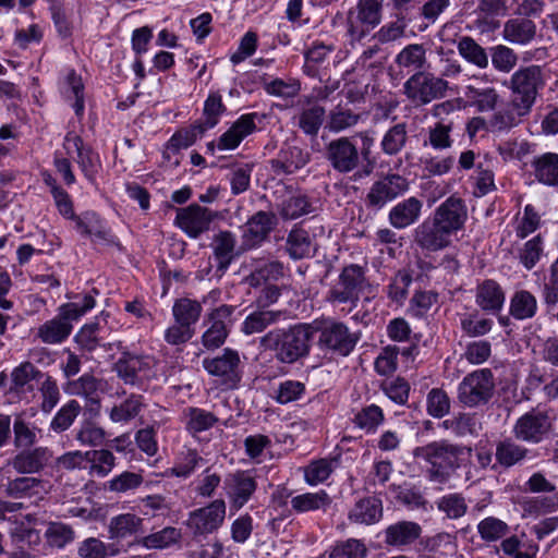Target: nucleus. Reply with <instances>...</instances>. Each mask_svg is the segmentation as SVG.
Returning a JSON list of instances; mask_svg holds the SVG:
<instances>
[{
  "label": "nucleus",
  "mask_w": 558,
  "mask_h": 558,
  "mask_svg": "<svg viewBox=\"0 0 558 558\" xmlns=\"http://www.w3.org/2000/svg\"><path fill=\"white\" fill-rule=\"evenodd\" d=\"M384 506L378 496H366L360 498L348 513V520L351 523L362 525H373L383 519Z\"/></svg>",
  "instance_id": "nucleus-31"
},
{
  "label": "nucleus",
  "mask_w": 558,
  "mask_h": 558,
  "mask_svg": "<svg viewBox=\"0 0 558 558\" xmlns=\"http://www.w3.org/2000/svg\"><path fill=\"white\" fill-rule=\"evenodd\" d=\"M202 303L189 298L177 299L172 305V316L175 323H181L192 329L201 318Z\"/></svg>",
  "instance_id": "nucleus-48"
},
{
  "label": "nucleus",
  "mask_w": 558,
  "mask_h": 558,
  "mask_svg": "<svg viewBox=\"0 0 558 558\" xmlns=\"http://www.w3.org/2000/svg\"><path fill=\"white\" fill-rule=\"evenodd\" d=\"M73 331V323L58 307L57 315L41 324L36 331V338L45 344H61Z\"/></svg>",
  "instance_id": "nucleus-30"
},
{
  "label": "nucleus",
  "mask_w": 558,
  "mask_h": 558,
  "mask_svg": "<svg viewBox=\"0 0 558 558\" xmlns=\"http://www.w3.org/2000/svg\"><path fill=\"white\" fill-rule=\"evenodd\" d=\"M426 61V49L422 44L407 45L395 58L399 68L415 72L422 71Z\"/></svg>",
  "instance_id": "nucleus-58"
},
{
  "label": "nucleus",
  "mask_w": 558,
  "mask_h": 558,
  "mask_svg": "<svg viewBox=\"0 0 558 558\" xmlns=\"http://www.w3.org/2000/svg\"><path fill=\"white\" fill-rule=\"evenodd\" d=\"M283 276V264L272 260L257 265L245 280L250 287L257 288L268 281H277Z\"/></svg>",
  "instance_id": "nucleus-60"
},
{
  "label": "nucleus",
  "mask_w": 558,
  "mask_h": 558,
  "mask_svg": "<svg viewBox=\"0 0 558 558\" xmlns=\"http://www.w3.org/2000/svg\"><path fill=\"white\" fill-rule=\"evenodd\" d=\"M477 533L485 543H495L510 533V526L501 519L490 515L477 523Z\"/></svg>",
  "instance_id": "nucleus-64"
},
{
  "label": "nucleus",
  "mask_w": 558,
  "mask_h": 558,
  "mask_svg": "<svg viewBox=\"0 0 558 558\" xmlns=\"http://www.w3.org/2000/svg\"><path fill=\"white\" fill-rule=\"evenodd\" d=\"M545 85L544 69L536 64L519 68L506 83L511 93L510 100L515 104L518 109H525L530 113Z\"/></svg>",
  "instance_id": "nucleus-5"
},
{
  "label": "nucleus",
  "mask_w": 558,
  "mask_h": 558,
  "mask_svg": "<svg viewBox=\"0 0 558 558\" xmlns=\"http://www.w3.org/2000/svg\"><path fill=\"white\" fill-rule=\"evenodd\" d=\"M326 110L320 105L302 109L298 116L296 125L307 136L316 137L325 121Z\"/></svg>",
  "instance_id": "nucleus-55"
},
{
  "label": "nucleus",
  "mask_w": 558,
  "mask_h": 558,
  "mask_svg": "<svg viewBox=\"0 0 558 558\" xmlns=\"http://www.w3.org/2000/svg\"><path fill=\"white\" fill-rule=\"evenodd\" d=\"M396 500L408 509H425L427 500L418 485L404 482L401 485H392Z\"/></svg>",
  "instance_id": "nucleus-57"
},
{
  "label": "nucleus",
  "mask_w": 558,
  "mask_h": 558,
  "mask_svg": "<svg viewBox=\"0 0 558 558\" xmlns=\"http://www.w3.org/2000/svg\"><path fill=\"white\" fill-rule=\"evenodd\" d=\"M537 300L527 290H519L510 299L509 314L518 320L533 318L537 313Z\"/></svg>",
  "instance_id": "nucleus-50"
},
{
  "label": "nucleus",
  "mask_w": 558,
  "mask_h": 558,
  "mask_svg": "<svg viewBox=\"0 0 558 558\" xmlns=\"http://www.w3.org/2000/svg\"><path fill=\"white\" fill-rule=\"evenodd\" d=\"M204 462L196 449H186L175 456L173 465L165 471V475L189 478Z\"/></svg>",
  "instance_id": "nucleus-41"
},
{
  "label": "nucleus",
  "mask_w": 558,
  "mask_h": 558,
  "mask_svg": "<svg viewBox=\"0 0 558 558\" xmlns=\"http://www.w3.org/2000/svg\"><path fill=\"white\" fill-rule=\"evenodd\" d=\"M87 458V470L90 476L104 478L116 468L117 458L109 449H94L85 451Z\"/></svg>",
  "instance_id": "nucleus-46"
},
{
  "label": "nucleus",
  "mask_w": 558,
  "mask_h": 558,
  "mask_svg": "<svg viewBox=\"0 0 558 558\" xmlns=\"http://www.w3.org/2000/svg\"><path fill=\"white\" fill-rule=\"evenodd\" d=\"M536 24L527 17H513L504 24L502 38L514 45H529L536 36Z\"/></svg>",
  "instance_id": "nucleus-35"
},
{
  "label": "nucleus",
  "mask_w": 558,
  "mask_h": 558,
  "mask_svg": "<svg viewBox=\"0 0 558 558\" xmlns=\"http://www.w3.org/2000/svg\"><path fill=\"white\" fill-rule=\"evenodd\" d=\"M459 54L470 64L484 70L489 64V56L473 37L462 36L457 43Z\"/></svg>",
  "instance_id": "nucleus-47"
},
{
  "label": "nucleus",
  "mask_w": 558,
  "mask_h": 558,
  "mask_svg": "<svg viewBox=\"0 0 558 558\" xmlns=\"http://www.w3.org/2000/svg\"><path fill=\"white\" fill-rule=\"evenodd\" d=\"M495 377L490 368H477L466 374L457 387V399L465 408L487 404L495 392Z\"/></svg>",
  "instance_id": "nucleus-7"
},
{
  "label": "nucleus",
  "mask_w": 558,
  "mask_h": 558,
  "mask_svg": "<svg viewBox=\"0 0 558 558\" xmlns=\"http://www.w3.org/2000/svg\"><path fill=\"white\" fill-rule=\"evenodd\" d=\"M283 316L281 311H264L256 308L241 324V332L245 336L260 333L269 326L277 324Z\"/></svg>",
  "instance_id": "nucleus-43"
},
{
  "label": "nucleus",
  "mask_w": 558,
  "mask_h": 558,
  "mask_svg": "<svg viewBox=\"0 0 558 558\" xmlns=\"http://www.w3.org/2000/svg\"><path fill=\"white\" fill-rule=\"evenodd\" d=\"M277 223V216L272 211L258 210L253 214L241 228L242 248L250 251L262 246L268 241Z\"/></svg>",
  "instance_id": "nucleus-17"
},
{
  "label": "nucleus",
  "mask_w": 558,
  "mask_h": 558,
  "mask_svg": "<svg viewBox=\"0 0 558 558\" xmlns=\"http://www.w3.org/2000/svg\"><path fill=\"white\" fill-rule=\"evenodd\" d=\"M472 194L483 197L496 190L494 171L483 162H477L473 173L469 177Z\"/></svg>",
  "instance_id": "nucleus-61"
},
{
  "label": "nucleus",
  "mask_w": 558,
  "mask_h": 558,
  "mask_svg": "<svg viewBox=\"0 0 558 558\" xmlns=\"http://www.w3.org/2000/svg\"><path fill=\"white\" fill-rule=\"evenodd\" d=\"M512 434L515 440L530 445L550 440L555 436L554 418L547 411L532 409L515 421Z\"/></svg>",
  "instance_id": "nucleus-9"
},
{
  "label": "nucleus",
  "mask_w": 558,
  "mask_h": 558,
  "mask_svg": "<svg viewBox=\"0 0 558 558\" xmlns=\"http://www.w3.org/2000/svg\"><path fill=\"white\" fill-rule=\"evenodd\" d=\"M311 160L307 150L295 145H283L277 156L269 160L270 169L277 177L289 175L305 167Z\"/></svg>",
  "instance_id": "nucleus-24"
},
{
  "label": "nucleus",
  "mask_w": 558,
  "mask_h": 558,
  "mask_svg": "<svg viewBox=\"0 0 558 558\" xmlns=\"http://www.w3.org/2000/svg\"><path fill=\"white\" fill-rule=\"evenodd\" d=\"M185 430L195 436L213 428L219 418L210 411L198 407H187L183 411Z\"/></svg>",
  "instance_id": "nucleus-42"
},
{
  "label": "nucleus",
  "mask_w": 558,
  "mask_h": 558,
  "mask_svg": "<svg viewBox=\"0 0 558 558\" xmlns=\"http://www.w3.org/2000/svg\"><path fill=\"white\" fill-rule=\"evenodd\" d=\"M48 10L58 37L65 41L71 40L74 25L63 3L60 0H49Z\"/></svg>",
  "instance_id": "nucleus-62"
},
{
  "label": "nucleus",
  "mask_w": 558,
  "mask_h": 558,
  "mask_svg": "<svg viewBox=\"0 0 558 558\" xmlns=\"http://www.w3.org/2000/svg\"><path fill=\"white\" fill-rule=\"evenodd\" d=\"M202 365L210 376L217 377L219 384L226 389L239 388L243 377V367L236 350L225 348L221 354L205 357Z\"/></svg>",
  "instance_id": "nucleus-11"
},
{
  "label": "nucleus",
  "mask_w": 558,
  "mask_h": 558,
  "mask_svg": "<svg viewBox=\"0 0 558 558\" xmlns=\"http://www.w3.org/2000/svg\"><path fill=\"white\" fill-rule=\"evenodd\" d=\"M471 452L470 447L447 439L433 440L412 450L426 480L440 485L448 483L465 465Z\"/></svg>",
  "instance_id": "nucleus-1"
},
{
  "label": "nucleus",
  "mask_w": 558,
  "mask_h": 558,
  "mask_svg": "<svg viewBox=\"0 0 558 558\" xmlns=\"http://www.w3.org/2000/svg\"><path fill=\"white\" fill-rule=\"evenodd\" d=\"M227 506L218 498L208 505L189 513L186 526L195 536L208 535L216 532L225 522Z\"/></svg>",
  "instance_id": "nucleus-15"
},
{
  "label": "nucleus",
  "mask_w": 558,
  "mask_h": 558,
  "mask_svg": "<svg viewBox=\"0 0 558 558\" xmlns=\"http://www.w3.org/2000/svg\"><path fill=\"white\" fill-rule=\"evenodd\" d=\"M414 242L422 251L435 253L450 246L452 236L428 216L414 230Z\"/></svg>",
  "instance_id": "nucleus-22"
},
{
  "label": "nucleus",
  "mask_w": 558,
  "mask_h": 558,
  "mask_svg": "<svg viewBox=\"0 0 558 558\" xmlns=\"http://www.w3.org/2000/svg\"><path fill=\"white\" fill-rule=\"evenodd\" d=\"M43 377H45L44 372L32 362L24 361L12 369L9 391L21 398H26L34 395L35 386L43 380Z\"/></svg>",
  "instance_id": "nucleus-25"
},
{
  "label": "nucleus",
  "mask_w": 558,
  "mask_h": 558,
  "mask_svg": "<svg viewBox=\"0 0 558 558\" xmlns=\"http://www.w3.org/2000/svg\"><path fill=\"white\" fill-rule=\"evenodd\" d=\"M53 452L45 446L16 450L9 465L19 474H38L52 461Z\"/></svg>",
  "instance_id": "nucleus-20"
},
{
  "label": "nucleus",
  "mask_w": 558,
  "mask_h": 558,
  "mask_svg": "<svg viewBox=\"0 0 558 558\" xmlns=\"http://www.w3.org/2000/svg\"><path fill=\"white\" fill-rule=\"evenodd\" d=\"M11 433H13V446L15 450L37 447L43 437V430L36 423L27 420L23 414L14 416Z\"/></svg>",
  "instance_id": "nucleus-33"
},
{
  "label": "nucleus",
  "mask_w": 558,
  "mask_h": 558,
  "mask_svg": "<svg viewBox=\"0 0 558 558\" xmlns=\"http://www.w3.org/2000/svg\"><path fill=\"white\" fill-rule=\"evenodd\" d=\"M535 179L547 186H558V154L544 153L531 162Z\"/></svg>",
  "instance_id": "nucleus-39"
},
{
  "label": "nucleus",
  "mask_w": 558,
  "mask_h": 558,
  "mask_svg": "<svg viewBox=\"0 0 558 558\" xmlns=\"http://www.w3.org/2000/svg\"><path fill=\"white\" fill-rule=\"evenodd\" d=\"M448 234L453 236L464 228L468 208L460 197L449 196L430 215Z\"/></svg>",
  "instance_id": "nucleus-19"
},
{
  "label": "nucleus",
  "mask_w": 558,
  "mask_h": 558,
  "mask_svg": "<svg viewBox=\"0 0 558 558\" xmlns=\"http://www.w3.org/2000/svg\"><path fill=\"white\" fill-rule=\"evenodd\" d=\"M410 187L409 180L399 173H387L373 182L366 196L367 209L378 211L388 203L404 195Z\"/></svg>",
  "instance_id": "nucleus-12"
},
{
  "label": "nucleus",
  "mask_w": 558,
  "mask_h": 558,
  "mask_svg": "<svg viewBox=\"0 0 558 558\" xmlns=\"http://www.w3.org/2000/svg\"><path fill=\"white\" fill-rule=\"evenodd\" d=\"M325 159L340 174L359 169L362 158L354 136H341L331 140L325 146Z\"/></svg>",
  "instance_id": "nucleus-13"
},
{
  "label": "nucleus",
  "mask_w": 558,
  "mask_h": 558,
  "mask_svg": "<svg viewBox=\"0 0 558 558\" xmlns=\"http://www.w3.org/2000/svg\"><path fill=\"white\" fill-rule=\"evenodd\" d=\"M157 365L156 359L151 355L124 350L113 364V371L124 385L145 392L150 383L157 379Z\"/></svg>",
  "instance_id": "nucleus-4"
},
{
  "label": "nucleus",
  "mask_w": 558,
  "mask_h": 558,
  "mask_svg": "<svg viewBox=\"0 0 558 558\" xmlns=\"http://www.w3.org/2000/svg\"><path fill=\"white\" fill-rule=\"evenodd\" d=\"M384 0H357L347 13V36L351 44L361 41L381 22Z\"/></svg>",
  "instance_id": "nucleus-10"
},
{
  "label": "nucleus",
  "mask_w": 558,
  "mask_h": 558,
  "mask_svg": "<svg viewBox=\"0 0 558 558\" xmlns=\"http://www.w3.org/2000/svg\"><path fill=\"white\" fill-rule=\"evenodd\" d=\"M384 543L397 549L414 544L422 534V526L414 521H398L389 524L383 532Z\"/></svg>",
  "instance_id": "nucleus-28"
},
{
  "label": "nucleus",
  "mask_w": 558,
  "mask_h": 558,
  "mask_svg": "<svg viewBox=\"0 0 558 558\" xmlns=\"http://www.w3.org/2000/svg\"><path fill=\"white\" fill-rule=\"evenodd\" d=\"M351 422L366 435H374L385 422V412L379 405L371 403L356 410Z\"/></svg>",
  "instance_id": "nucleus-40"
},
{
  "label": "nucleus",
  "mask_w": 558,
  "mask_h": 558,
  "mask_svg": "<svg viewBox=\"0 0 558 558\" xmlns=\"http://www.w3.org/2000/svg\"><path fill=\"white\" fill-rule=\"evenodd\" d=\"M312 338L316 337L317 348L325 354L337 357L349 356L361 340V331H353L342 320L322 316L310 323Z\"/></svg>",
  "instance_id": "nucleus-3"
},
{
  "label": "nucleus",
  "mask_w": 558,
  "mask_h": 558,
  "mask_svg": "<svg viewBox=\"0 0 558 558\" xmlns=\"http://www.w3.org/2000/svg\"><path fill=\"white\" fill-rule=\"evenodd\" d=\"M41 486V480L31 476L8 478L2 485L3 494L12 499L31 498Z\"/></svg>",
  "instance_id": "nucleus-53"
},
{
  "label": "nucleus",
  "mask_w": 558,
  "mask_h": 558,
  "mask_svg": "<svg viewBox=\"0 0 558 558\" xmlns=\"http://www.w3.org/2000/svg\"><path fill=\"white\" fill-rule=\"evenodd\" d=\"M108 316L109 314L102 311L100 315L84 324L74 335L73 341L82 356L88 359L98 348L105 347L104 332L107 324L106 317Z\"/></svg>",
  "instance_id": "nucleus-21"
},
{
  "label": "nucleus",
  "mask_w": 558,
  "mask_h": 558,
  "mask_svg": "<svg viewBox=\"0 0 558 558\" xmlns=\"http://www.w3.org/2000/svg\"><path fill=\"white\" fill-rule=\"evenodd\" d=\"M227 111V107L222 101V96L219 92H210L204 101L203 117L204 120L194 122L199 124L202 131L214 129L220 121L221 116Z\"/></svg>",
  "instance_id": "nucleus-51"
},
{
  "label": "nucleus",
  "mask_w": 558,
  "mask_h": 558,
  "mask_svg": "<svg viewBox=\"0 0 558 558\" xmlns=\"http://www.w3.org/2000/svg\"><path fill=\"white\" fill-rule=\"evenodd\" d=\"M233 312L234 306L222 304L206 315L204 325H208V328L201 337L202 344L206 350L214 351L225 344L230 332L227 323L231 320Z\"/></svg>",
  "instance_id": "nucleus-18"
},
{
  "label": "nucleus",
  "mask_w": 558,
  "mask_h": 558,
  "mask_svg": "<svg viewBox=\"0 0 558 558\" xmlns=\"http://www.w3.org/2000/svg\"><path fill=\"white\" fill-rule=\"evenodd\" d=\"M286 251L294 260L311 257L314 250L310 233L303 228L291 229L286 240Z\"/></svg>",
  "instance_id": "nucleus-45"
},
{
  "label": "nucleus",
  "mask_w": 558,
  "mask_h": 558,
  "mask_svg": "<svg viewBox=\"0 0 558 558\" xmlns=\"http://www.w3.org/2000/svg\"><path fill=\"white\" fill-rule=\"evenodd\" d=\"M423 203L415 196L405 198L396 204L388 214L389 223L398 229H405L415 223L422 213Z\"/></svg>",
  "instance_id": "nucleus-32"
},
{
  "label": "nucleus",
  "mask_w": 558,
  "mask_h": 558,
  "mask_svg": "<svg viewBox=\"0 0 558 558\" xmlns=\"http://www.w3.org/2000/svg\"><path fill=\"white\" fill-rule=\"evenodd\" d=\"M368 286L366 269L357 264H350L342 268L338 279L329 288L326 301L333 305L348 304L350 310L357 306L361 294Z\"/></svg>",
  "instance_id": "nucleus-6"
},
{
  "label": "nucleus",
  "mask_w": 558,
  "mask_h": 558,
  "mask_svg": "<svg viewBox=\"0 0 558 558\" xmlns=\"http://www.w3.org/2000/svg\"><path fill=\"white\" fill-rule=\"evenodd\" d=\"M532 451L523 445L508 437L496 442L494 472L521 466L532 459Z\"/></svg>",
  "instance_id": "nucleus-23"
},
{
  "label": "nucleus",
  "mask_w": 558,
  "mask_h": 558,
  "mask_svg": "<svg viewBox=\"0 0 558 558\" xmlns=\"http://www.w3.org/2000/svg\"><path fill=\"white\" fill-rule=\"evenodd\" d=\"M341 452L333 451L327 458L312 460L304 468V481L311 486L326 482L336 469L341 465Z\"/></svg>",
  "instance_id": "nucleus-34"
},
{
  "label": "nucleus",
  "mask_w": 558,
  "mask_h": 558,
  "mask_svg": "<svg viewBox=\"0 0 558 558\" xmlns=\"http://www.w3.org/2000/svg\"><path fill=\"white\" fill-rule=\"evenodd\" d=\"M407 142V124L397 123L386 131L381 138L380 147L385 155L396 156L405 147Z\"/></svg>",
  "instance_id": "nucleus-63"
},
{
  "label": "nucleus",
  "mask_w": 558,
  "mask_h": 558,
  "mask_svg": "<svg viewBox=\"0 0 558 558\" xmlns=\"http://www.w3.org/2000/svg\"><path fill=\"white\" fill-rule=\"evenodd\" d=\"M448 89V81L425 71L414 72L403 84V94L416 108L444 98Z\"/></svg>",
  "instance_id": "nucleus-8"
},
{
  "label": "nucleus",
  "mask_w": 558,
  "mask_h": 558,
  "mask_svg": "<svg viewBox=\"0 0 558 558\" xmlns=\"http://www.w3.org/2000/svg\"><path fill=\"white\" fill-rule=\"evenodd\" d=\"M332 502L331 497L325 489L315 493H303L291 498L290 504L296 513L310 511H326Z\"/></svg>",
  "instance_id": "nucleus-44"
},
{
  "label": "nucleus",
  "mask_w": 558,
  "mask_h": 558,
  "mask_svg": "<svg viewBox=\"0 0 558 558\" xmlns=\"http://www.w3.org/2000/svg\"><path fill=\"white\" fill-rule=\"evenodd\" d=\"M60 215L66 219L74 222L75 230L82 235L86 238H92L95 233V230L101 227V225L106 221L94 210H86L81 213L80 215L75 214L74 203L69 204Z\"/></svg>",
  "instance_id": "nucleus-38"
},
{
  "label": "nucleus",
  "mask_w": 558,
  "mask_h": 558,
  "mask_svg": "<svg viewBox=\"0 0 558 558\" xmlns=\"http://www.w3.org/2000/svg\"><path fill=\"white\" fill-rule=\"evenodd\" d=\"M258 113L251 112L240 116L232 125L217 140V149L232 150L239 147L241 142L255 132Z\"/></svg>",
  "instance_id": "nucleus-26"
},
{
  "label": "nucleus",
  "mask_w": 558,
  "mask_h": 558,
  "mask_svg": "<svg viewBox=\"0 0 558 558\" xmlns=\"http://www.w3.org/2000/svg\"><path fill=\"white\" fill-rule=\"evenodd\" d=\"M108 532L111 539L123 541L133 537V543L136 545L137 538L146 533V529L143 518L135 513L126 512L110 519Z\"/></svg>",
  "instance_id": "nucleus-29"
},
{
  "label": "nucleus",
  "mask_w": 558,
  "mask_h": 558,
  "mask_svg": "<svg viewBox=\"0 0 558 558\" xmlns=\"http://www.w3.org/2000/svg\"><path fill=\"white\" fill-rule=\"evenodd\" d=\"M223 168L229 169L227 178L232 195H240L250 189L251 175L254 169L253 162H233Z\"/></svg>",
  "instance_id": "nucleus-54"
},
{
  "label": "nucleus",
  "mask_w": 558,
  "mask_h": 558,
  "mask_svg": "<svg viewBox=\"0 0 558 558\" xmlns=\"http://www.w3.org/2000/svg\"><path fill=\"white\" fill-rule=\"evenodd\" d=\"M182 537L181 530L174 526H166L162 530L141 536L136 545L146 549H163L180 542Z\"/></svg>",
  "instance_id": "nucleus-52"
},
{
  "label": "nucleus",
  "mask_w": 558,
  "mask_h": 558,
  "mask_svg": "<svg viewBox=\"0 0 558 558\" xmlns=\"http://www.w3.org/2000/svg\"><path fill=\"white\" fill-rule=\"evenodd\" d=\"M529 114V111L525 109H518L515 104L510 100L506 107L500 108L499 110L495 109L494 113L489 117V132H508L512 128L519 125Z\"/></svg>",
  "instance_id": "nucleus-36"
},
{
  "label": "nucleus",
  "mask_w": 558,
  "mask_h": 558,
  "mask_svg": "<svg viewBox=\"0 0 558 558\" xmlns=\"http://www.w3.org/2000/svg\"><path fill=\"white\" fill-rule=\"evenodd\" d=\"M73 437L85 447H100L106 441V430L92 420H84L73 429Z\"/></svg>",
  "instance_id": "nucleus-56"
},
{
  "label": "nucleus",
  "mask_w": 558,
  "mask_h": 558,
  "mask_svg": "<svg viewBox=\"0 0 558 558\" xmlns=\"http://www.w3.org/2000/svg\"><path fill=\"white\" fill-rule=\"evenodd\" d=\"M257 489V481L253 470H236L228 473L223 480V490L230 501L231 509L238 511L253 497Z\"/></svg>",
  "instance_id": "nucleus-16"
},
{
  "label": "nucleus",
  "mask_w": 558,
  "mask_h": 558,
  "mask_svg": "<svg viewBox=\"0 0 558 558\" xmlns=\"http://www.w3.org/2000/svg\"><path fill=\"white\" fill-rule=\"evenodd\" d=\"M145 408L143 395L131 393L120 404L109 411V417L114 423H128L140 415Z\"/></svg>",
  "instance_id": "nucleus-49"
},
{
  "label": "nucleus",
  "mask_w": 558,
  "mask_h": 558,
  "mask_svg": "<svg viewBox=\"0 0 558 558\" xmlns=\"http://www.w3.org/2000/svg\"><path fill=\"white\" fill-rule=\"evenodd\" d=\"M506 293L494 279H485L476 286L475 304L486 314L498 315L504 308Z\"/></svg>",
  "instance_id": "nucleus-27"
},
{
  "label": "nucleus",
  "mask_w": 558,
  "mask_h": 558,
  "mask_svg": "<svg viewBox=\"0 0 558 558\" xmlns=\"http://www.w3.org/2000/svg\"><path fill=\"white\" fill-rule=\"evenodd\" d=\"M175 211L174 226L190 239H198L203 233L209 231L213 221L218 216L216 211L195 203L177 208Z\"/></svg>",
  "instance_id": "nucleus-14"
},
{
  "label": "nucleus",
  "mask_w": 558,
  "mask_h": 558,
  "mask_svg": "<svg viewBox=\"0 0 558 558\" xmlns=\"http://www.w3.org/2000/svg\"><path fill=\"white\" fill-rule=\"evenodd\" d=\"M494 320L482 316L478 311L465 313L460 317V328L469 338L483 337L492 331Z\"/></svg>",
  "instance_id": "nucleus-59"
},
{
  "label": "nucleus",
  "mask_w": 558,
  "mask_h": 558,
  "mask_svg": "<svg viewBox=\"0 0 558 558\" xmlns=\"http://www.w3.org/2000/svg\"><path fill=\"white\" fill-rule=\"evenodd\" d=\"M235 245L236 239L231 231H219L214 235L211 248L217 270L225 272L229 268L235 257Z\"/></svg>",
  "instance_id": "nucleus-37"
},
{
  "label": "nucleus",
  "mask_w": 558,
  "mask_h": 558,
  "mask_svg": "<svg viewBox=\"0 0 558 558\" xmlns=\"http://www.w3.org/2000/svg\"><path fill=\"white\" fill-rule=\"evenodd\" d=\"M312 339L310 324L299 323L269 330L259 339V345L265 351L274 352L278 362L293 365L310 356Z\"/></svg>",
  "instance_id": "nucleus-2"
}]
</instances>
